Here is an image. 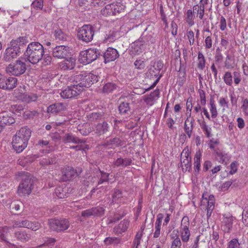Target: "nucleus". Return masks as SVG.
I'll list each match as a JSON object with an SVG mask.
<instances>
[{
  "label": "nucleus",
  "instance_id": "f257e3e1",
  "mask_svg": "<svg viewBox=\"0 0 248 248\" xmlns=\"http://www.w3.org/2000/svg\"><path fill=\"white\" fill-rule=\"evenodd\" d=\"M26 62L32 64L39 63L42 67L51 64L52 57L48 54H45L44 48L42 44L37 42L30 43L24 53Z\"/></svg>",
  "mask_w": 248,
  "mask_h": 248
},
{
  "label": "nucleus",
  "instance_id": "f03ea898",
  "mask_svg": "<svg viewBox=\"0 0 248 248\" xmlns=\"http://www.w3.org/2000/svg\"><path fill=\"white\" fill-rule=\"evenodd\" d=\"M31 136V131L27 126L21 128L16 132L12 142L13 148L16 153H20L25 149Z\"/></svg>",
  "mask_w": 248,
  "mask_h": 248
},
{
  "label": "nucleus",
  "instance_id": "7ed1b4c3",
  "mask_svg": "<svg viewBox=\"0 0 248 248\" xmlns=\"http://www.w3.org/2000/svg\"><path fill=\"white\" fill-rule=\"evenodd\" d=\"M21 177V182L19 184L17 193L20 196L29 195L32 189L33 180L32 177L27 172H21L19 173Z\"/></svg>",
  "mask_w": 248,
  "mask_h": 248
},
{
  "label": "nucleus",
  "instance_id": "20e7f679",
  "mask_svg": "<svg viewBox=\"0 0 248 248\" xmlns=\"http://www.w3.org/2000/svg\"><path fill=\"white\" fill-rule=\"evenodd\" d=\"M76 82H78L77 85L81 88V91L83 90V87H89L94 82L98 81L97 77L91 73H81L75 77Z\"/></svg>",
  "mask_w": 248,
  "mask_h": 248
},
{
  "label": "nucleus",
  "instance_id": "39448f33",
  "mask_svg": "<svg viewBox=\"0 0 248 248\" xmlns=\"http://www.w3.org/2000/svg\"><path fill=\"white\" fill-rule=\"evenodd\" d=\"M125 8V6L120 2H113L105 6L101 13L104 16H109L123 12Z\"/></svg>",
  "mask_w": 248,
  "mask_h": 248
},
{
  "label": "nucleus",
  "instance_id": "423d86ee",
  "mask_svg": "<svg viewBox=\"0 0 248 248\" xmlns=\"http://www.w3.org/2000/svg\"><path fill=\"white\" fill-rule=\"evenodd\" d=\"M100 54L99 50L96 48H90L82 51L79 56V61L84 64H89L98 58Z\"/></svg>",
  "mask_w": 248,
  "mask_h": 248
},
{
  "label": "nucleus",
  "instance_id": "0eeeda50",
  "mask_svg": "<svg viewBox=\"0 0 248 248\" xmlns=\"http://www.w3.org/2000/svg\"><path fill=\"white\" fill-rule=\"evenodd\" d=\"M94 35V29L90 25H84L79 28L78 37L79 40L86 43L91 42Z\"/></svg>",
  "mask_w": 248,
  "mask_h": 248
},
{
  "label": "nucleus",
  "instance_id": "6e6552de",
  "mask_svg": "<svg viewBox=\"0 0 248 248\" xmlns=\"http://www.w3.org/2000/svg\"><path fill=\"white\" fill-rule=\"evenodd\" d=\"M189 219L187 216H184L181 221L180 227V233L182 241L187 243L190 239V231L189 229Z\"/></svg>",
  "mask_w": 248,
  "mask_h": 248
},
{
  "label": "nucleus",
  "instance_id": "1a4fd4ad",
  "mask_svg": "<svg viewBox=\"0 0 248 248\" xmlns=\"http://www.w3.org/2000/svg\"><path fill=\"white\" fill-rule=\"evenodd\" d=\"M81 88L79 85H74L68 86L61 91L60 94L62 98L72 99L75 98L81 93Z\"/></svg>",
  "mask_w": 248,
  "mask_h": 248
},
{
  "label": "nucleus",
  "instance_id": "9d476101",
  "mask_svg": "<svg viewBox=\"0 0 248 248\" xmlns=\"http://www.w3.org/2000/svg\"><path fill=\"white\" fill-rule=\"evenodd\" d=\"M51 229L57 232L64 231L69 227V222L66 219H51L48 220Z\"/></svg>",
  "mask_w": 248,
  "mask_h": 248
},
{
  "label": "nucleus",
  "instance_id": "9b49d317",
  "mask_svg": "<svg viewBox=\"0 0 248 248\" xmlns=\"http://www.w3.org/2000/svg\"><path fill=\"white\" fill-rule=\"evenodd\" d=\"M26 70L25 63L21 61H16L15 63L9 64L6 68L7 73L16 76L23 74Z\"/></svg>",
  "mask_w": 248,
  "mask_h": 248
},
{
  "label": "nucleus",
  "instance_id": "f8f14e48",
  "mask_svg": "<svg viewBox=\"0 0 248 248\" xmlns=\"http://www.w3.org/2000/svg\"><path fill=\"white\" fill-rule=\"evenodd\" d=\"M17 78L14 77L7 78L5 76L0 74V89L12 90L17 85Z\"/></svg>",
  "mask_w": 248,
  "mask_h": 248
},
{
  "label": "nucleus",
  "instance_id": "ddd939ff",
  "mask_svg": "<svg viewBox=\"0 0 248 248\" xmlns=\"http://www.w3.org/2000/svg\"><path fill=\"white\" fill-rule=\"evenodd\" d=\"M69 53V48L63 45L56 46L52 50V56L57 59H65Z\"/></svg>",
  "mask_w": 248,
  "mask_h": 248
},
{
  "label": "nucleus",
  "instance_id": "4468645a",
  "mask_svg": "<svg viewBox=\"0 0 248 248\" xmlns=\"http://www.w3.org/2000/svg\"><path fill=\"white\" fill-rule=\"evenodd\" d=\"M234 219V218L231 215H223L221 225L222 231L225 233H230L232 228Z\"/></svg>",
  "mask_w": 248,
  "mask_h": 248
},
{
  "label": "nucleus",
  "instance_id": "2eb2a0df",
  "mask_svg": "<svg viewBox=\"0 0 248 248\" xmlns=\"http://www.w3.org/2000/svg\"><path fill=\"white\" fill-rule=\"evenodd\" d=\"M15 122L13 114L10 112L3 111L0 112V126L2 129L6 125H10Z\"/></svg>",
  "mask_w": 248,
  "mask_h": 248
},
{
  "label": "nucleus",
  "instance_id": "dca6fc26",
  "mask_svg": "<svg viewBox=\"0 0 248 248\" xmlns=\"http://www.w3.org/2000/svg\"><path fill=\"white\" fill-rule=\"evenodd\" d=\"M145 37H140L138 40L134 42L131 46V52L133 55H138L141 53L145 44Z\"/></svg>",
  "mask_w": 248,
  "mask_h": 248
},
{
  "label": "nucleus",
  "instance_id": "f3484780",
  "mask_svg": "<svg viewBox=\"0 0 248 248\" xmlns=\"http://www.w3.org/2000/svg\"><path fill=\"white\" fill-rule=\"evenodd\" d=\"M119 56L118 51L112 47H108L103 53L105 63L114 61Z\"/></svg>",
  "mask_w": 248,
  "mask_h": 248
},
{
  "label": "nucleus",
  "instance_id": "a211bd4d",
  "mask_svg": "<svg viewBox=\"0 0 248 248\" xmlns=\"http://www.w3.org/2000/svg\"><path fill=\"white\" fill-rule=\"evenodd\" d=\"M20 52L19 46H16L15 42H10V46L7 48L5 51L6 59L10 60L11 58L16 57Z\"/></svg>",
  "mask_w": 248,
  "mask_h": 248
},
{
  "label": "nucleus",
  "instance_id": "6ab92c4d",
  "mask_svg": "<svg viewBox=\"0 0 248 248\" xmlns=\"http://www.w3.org/2000/svg\"><path fill=\"white\" fill-rule=\"evenodd\" d=\"M76 61V59L73 57L65 58L63 61L59 63V68L64 71L72 70L75 66Z\"/></svg>",
  "mask_w": 248,
  "mask_h": 248
},
{
  "label": "nucleus",
  "instance_id": "aec40b11",
  "mask_svg": "<svg viewBox=\"0 0 248 248\" xmlns=\"http://www.w3.org/2000/svg\"><path fill=\"white\" fill-rule=\"evenodd\" d=\"M182 166L186 167V170H189L191 169V160L189 155L188 149H185L181 155Z\"/></svg>",
  "mask_w": 248,
  "mask_h": 248
},
{
  "label": "nucleus",
  "instance_id": "412c9836",
  "mask_svg": "<svg viewBox=\"0 0 248 248\" xmlns=\"http://www.w3.org/2000/svg\"><path fill=\"white\" fill-rule=\"evenodd\" d=\"M121 145H122V140L118 138H114L110 140H106L100 146L106 149H114L116 147Z\"/></svg>",
  "mask_w": 248,
  "mask_h": 248
},
{
  "label": "nucleus",
  "instance_id": "4be33fe9",
  "mask_svg": "<svg viewBox=\"0 0 248 248\" xmlns=\"http://www.w3.org/2000/svg\"><path fill=\"white\" fill-rule=\"evenodd\" d=\"M108 124L106 122H103L102 123L98 124L95 125L93 127V131L98 136L105 134L109 130Z\"/></svg>",
  "mask_w": 248,
  "mask_h": 248
},
{
  "label": "nucleus",
  "instance_id": "5701e85b",
  "mask_svg": "<svg viewBox=\"0 0 248 248\" xmlns=\"http://www.w3.org/2000/svg\"><path fill=\"white\" fill-rule=\"evenodd\" d=\"M160 91L158 89H155L149 95L144 96V102L147 105L152 106L154 102L159 97Z\"/></svg>",
  "mask_w": 248,
  "mask_h": 248
},
{
  "label": "nucleus",
  "instance_id": "b1692460",
  "mask_svg": "<svg viewBox=\"0 0 248 248\" xmlns=\"http://www.w3.org/2000/svg\"><path fill=\"white\" fill-rule=\"evenodd\" d=\"M62 179L63 181H67L71 179L74 176L77 172L73 167L67 166L63 168L62 170Z\"/></svg>",
  "mask_w": 248,
  "mask_h": 248
},
{
  "label": "nucleus",
  "instance_id": "393cba45",
  "mask_svg": "<svg viewBox=\"0 0 248 248\" xmlns=\"http://www.w3.org/2000/svg\"><path fill=\"white\" fill-rule=\"evenodd\" d=\"M215 155L217 160L221 163L228 161L231 158L228 153L219 149L215 150Z\"/></svg>",
  "mask_w": 248,
  "mask_h": 248
},
{
  "label": "nucleus",
  "instance_id": "a878e982",
  "mask_svg": "<svg viewBox=\"0 0 248 248\" xmlns=\"http://www.w3.org/2000/svg\"><path fill=\"white\" fill-rule=\"evenodd\" d=\"M129 225V221L127 219H124L113 228V232L115 234H120L127 231Z\"/></svg>",
  "mask_w": 248,
  "mask_h": 248
},
{
  "label": "nucleus",
  "instance_id": "bb28decb",
  "mask_svg": "<svg viewBox=\"0 0 248 248\" xmlns=\"http://www.w3.org/2000/svg\"><path fill=\"white\" fill-rule=\"evenodd\" d=\"M163 218L164 215L161 213H159L156 216L155 226V231L153 236L154 238H158L160 235L161 223Z\"/></svg>",
  "mask_w": 248,
  "mask_h": 248
},
{
  "label": "nucleus",
  "instance_id": "cd10ccee",
  "mask_svg": "<svg viewBox=\"0 0 248 248\" xmlns=\"http://www.w3.org/2000/svg\"><path fill=\"white\" fill-rule=\"evenodd\" d=\"M63 141L65 142L78 143H85L86 140L84 139H80L77 137L74 136L71 133H66L63 137Z\"/></svg>",
  "mask_w": 248,
  "mask_h": 248
},
{
  "label": "nucleus",
  "instance_id": "c85d7f7f",
  "mask_svg": "<svg viewBox=\"0 0 248 248\" xmlns=\"http://www.w3.org/2000/svg\"><path fill=\"white\" fill-rule=\"evenodd\" d=\"M65 106L61 103H55L50 105L47 108V111L49 113L57 114L65 110Z\"/></svg>",
  "mask_w": 248,
  "mask_h": 248
},
{
  "label": "nucleus",
  "instance_id": "c756f323",
  "mask_svg": "<svg viewBox=\"0 0 248 248\" xmlns=\"http://www.w3.org/2000/svg\"><path fill=\"white\" fill-rule=\"evenodd\" d=\"M15 236L17 240L22 242H26L29 241L31 238V235L25 231H19L15 232Z\"/></svg>",
  "mask_w": 248,
  "mask_h": 248
},
{
  "label": "nucleus",
  "instance_id": "7c9ffc66",
  "mask_svg": "<svg viewBox=\"0 0 248 248\" xmlns=\"http://www.w3.org/2000/svg\"><path fill=\"white\" fill-rule=\"evenodd\" d=\"M202 153L199 150L195 154L194 157V169L196 173H199L201 169V161L202 159Z\"/></svg>",
  "mask_w": 248,
  "mask_h": 248
},
{
  "label": "nucleus",
  "instance_id": "2f4dec72",
  "mask_svg": "<svg viewBox=\"0 0 248 248\" xmlns=\"http://www.w3.org/2000/svg\"><path fill=\"white\" fill-rule=\"evenodd\" d=\"M124 100L121 101L119 106V111L121 114H126L130 110L129 103L123 97H120L119 100Z\"/></svg>",
  "mask_w": 248,
  "mask_h": 248
},
{
  "label": "nucleus",
  "instance_id": "473e14b6",
  "mask_svg": "<svg viewBox=\"0 0 248 248\" xmlns=\"http://www.w3.org/2000/svg\"><path fill=\"white\" fill-rule=\"evenodd\" d=\"M194 123V119L191 118L189 119L188 118L186 120L184 124V130L188 138H190L192 134V131L193 129Z\"/></svg>",
  "mask_w": 248,
  "mask_h": 248
},
{
  "label": "nucleus",
  "instance_id": "72a5a7b5",
  "mask_svg": "<svg viewBox=\"0 0 248 248\" xmlns=\"http://www.w3.org/2000/svg\"><path fill=\"white\" fill-rule=\"evenodd\" d=\"M55 193L60 199L67 197L69 194L68 188L64 186H58L55 190Z\"/></svg>",
  "mask_w": 248,
  "mask_h": 248
},
{
  "label": "nucleus",
  "instance_id": "f704fd0d",
  "mask_svg": "<svg viewBox=\"0 0 248 248\" xmlns=\"http://www.w3.org/2000/svg\"><path fill=\"white\" fill-rule=\"evenodd\" d=\"M198 122L205 136L209 138L211 137L212 136L211 127L208 126L203 120H198Z\"/></svg>",
  "mask_w": 248,
  "mask_h": 248
},
{
  "label": "nucleus",
  "instance_id": "c9c22d12",
  "mask_svg": "<svg viewBox=\"0 0 248 248\" xmlns=\"http://www.w3.org/2000/svg\"><path fill=\"white\" fill-rule=\"evenodd\" d=\"M205 10V9L202 7L201 5L196 4L193 6L192 12L195 16H196L201 20H203Z\"/></svg>",
  "mask_w": 248,
  "mask_h": 248
},
{
  "label": "nucleus",
  "instance_id": "e433bc0d",
  "mask_svg": "<svg viewBox=\"0 0 248 248\" xmlns=\"http://www.w3.org/2000/svg\"><path fill=\"white\" fill-rule=\"evenodd\" d=\"M11 228L6 226H1L0 228V240L6 243L8 241V234L10 232Z\"/></svg>",
  "mask_w": 248,
  "mask_h": 248
},
{
  "label": "nucleus",
  "instance_id": "4c0bfd02",
  "mask_svg": "<svg viewBox=\"0 0 248 248\" xmlns=\"http://www.w3.org/2000/svg\"><path fill=\"white\" fill-rule=\"evenodd\" d=\"M195 16L192 10L188 9L186 13L185 21L189 27H191L195 24Z\"/></svg>",
  "mask_w": 248,
  "mask_h": 248
},
{
  "label": "nucleus",
  "instance_id": "58836bf2",
  "mask_svg": "<svg viewBox=\"0 0 248 248\" xmlns=\"http://www.w3.org/2000/svg\"><path fill=\"white\" fill-rule=\"evenodd\" d=\"M117 32L114 31H110L106 33L104 42L106 43H112L117 38Z\"/></svg>",
  "mask_w": 248,
  "mask_h": 248
},
{
  "label": "nucleus",
  "instance_id": "ea45409f",
  "mask_svg": "<svg viewBox=\"0 0 248 248\" xmlns=\"http://www.w3.org/2000/svg\"><path fill=\"white\" fill-rule=\"evenodd\" d=\"M209 107L210 111L211 113V117L212 118H216L217 116L218 113L215 101L213 98H211L210 99Z\"/></svg>",
  "mask_w": 248,
  "mask_h": 248
},
{
  "label": "nucleus",
  "instance_id": "a19ab883",
  "mask_svg": "<svg viewBox=\"0 0 248 248\" xmlns=\"http://www.w3.org/2000/svg\"><path fill=\"white\" fill-rule=\"evenodd\" d=\"M104 242L106 245H113L115 246L122 243V240L120 238L116 237H107Z\"/></svg>",
  "mask_w": 248,
  "mask_h": 248
},
{
  "label": "nucleus",
  "instance_id": "79ce46f5",
  "mask_svg": "<svg viewBox=\"0 0 248 248\" xmlns=\"http://www.w3.org/2000/svg\"><path fill=\"white\" fill-rule=\"evenodd\" d=\"M205 58L201 52H198L197 67L200 70H203L205 65Z\"/></svg>",
  "mask_w": 248,
  "mask_h": 248
},
{
  "label": "nucleus",
  "instance_id": "37998d69",
  "mask_svg": "<svg viewBox=\"0 0 248 248\" xmlns=\"http://www.w3.org/2000/svg\"><path fill=\"white\" fill-rule=\"evenodd\" d=\"M123 197L122 191L119 189H114V193L112 196V201L111 204L118 203L120 202L121 198Z\"/></svg>",
  "mask_w": 248,
  "mask_h": 248
},
{
  "label": "nucleus",
  "instance_id": "c03bdc74",
  "mask_svg": "<svg viewBox=\"0 0 248 248\" xmlns=\"http://www.w3.org/2000/svg\"><path fill=\"white\" fill-rule=\"evenodd\" d=\"M11 42H15L16 46H19L21 49L28 42V40L26 37L22 36L18 37L16 40H13Z\"/></svg>",
  "mask_w": 248,
  "mask_h": 248
},
{
  "label": "nucleus",
  "instance_id": "a18cd8bd",
  "mask_svg": "<svg viewBox=\"0 0 248 248\" xmlns=\"http://www.w3.org/2000/svg\"><path fill=\"white\" fill-rule=\"evenodd\" d=\"M117 86L115 84L111 82L106 83L103 88V92L108 93L116 90Z\"/></svg>",
  "mask_w": 248,
  "mask_h": 248
},
{
  "label": "nucleus",
  "instance_id": "49530a36",
  "mask_svg": "<svg viewBox=\"0 0 248 248\" xmlns=\"http://www.w3.org/2000/svg\"><path fill=\"white\" fill-rule=\"evenodd\" d=\"M28 220H20L17 219L14 220L13 222L12 227L13 228H20V227H24L26 228V227L28 225Z\"/></svg>",
  "mask_w": 248,
  "mask_h": 248
},
{
  "label": "nucleus",
  "instance_id": "de8ad7c7",
  "mask_svg": "<svg viewBox=\"0 0 248 248\" xmlns=\"http://www.w3.org/2000/svg\"><path fill=\"white\" fill-rule=\"evenodd\" d=\"M218 104L222 108V111H225L229 108V102L227 96L224 97H221L218 100Z\"/></svg>",
  "mask_w": 248,
  "mask_h": 248
},
{
  "label": "nucleus",
  "instance_id": "09e8293b",
  "mask_svg": "<svg viewBox=\"0 0 248 248\" xmlns=\"http://www.w3.org/2000/svg\"><path fill=\"white\" fill-rule=\"evenodd\" d=\"M213 198V196H210L208 201L207 207V216L208 217L211 216L212 212L214 209L215 206Z\"/></svg>",
  "mask_w": 248,
  "mask_h": 248
},
{
  "label": "nucleus",
  "instance_id": "8fccbe9b",
  "mask_svg": "<svg viewBox=\"0 0 248 248\" xmlns=\"http://www.w3.org/2000/svg\"><path fill=\"white\" fill-rule=\"evenodd\" d=\"M54 36L57 41H63L66 39V34L60 29H57L55 31Z\"/></svg>",
  "mask_w": 248,
  "mask_h": 248
},
{
  "label": "nucleus",
  "instance_id": "3c124183",
  "mask_svg": "<svg viewBox=\"0 0 248 248\" xmlns=\"http://www.w3.org/2000/svg\"><path fill=\"white\" fill-rule=\"evenodd\" d=\"M162 67V64L161 63H160L158 62V68H155V66L151 67L149 70V74L152 76L157 77L158 74L159 73L160 70Z\"/></svg>",
  "mask_w": 248,
  "mask_h": 248
},
{
  "label": "nucleus",
  "instance_id": "603ef678",
  "mask_svg": "<svg viewBox=\"0 0 248 248\" xmlns=\"http://www.w3.org/2000/svg\"><path fill=\"white\" fill-rule=\"evenodd\" d=\"M224 82L229 86H231L232 84V75L230 72H226L223 76Z\"/></svg>",
  "mask_w": 248,
  "mask_h": 248
},
{
  "label": "nucleus",
  "instance_id": "864d4df0",
  "mask_svg": "<svg viewBox=\"0 0 248 248\" xmlns=\"http://www.w3.org/2000/svg\"><path fill=\"white\" fill-rule=\"evenodd\" d=\"M238 239L233 238L227 243V248H240Z\"/></svg>",
  "mask_w": 248,
  "mask_h": 248
},
{
  "label": "nucleus",
  "instance_id": "5fc2aeb1",
  "mask_svg": "<svg viewBox=\"0 0 248 248\" xmlns=\"http://www.w3.org/2000/svg\"><path fill=\"white\" fill-rule=\"evenodd\" d=\"M24 106L22 104L12 105L11 106V110L14 113H21L23 110Z\"/></svg>",
  "mask_w": 248,
  "mask_h": 248
},
{
  "label": "nucleus",
  "instance_id": "6e6d98bb",
  "mask_svg": "<svg viewBox=\"0 0 248 248\" xmlns=\"http://www.w3.org/2000/svg\"><path fill=\"white\" fill-rule=\"evenodd\" d=\"M186 35L188 40L189 45L190 46L193 45L195 42L194 32L191 30H187L186 31Z\"/></svg>",
  "mask_w": 248,
  "mask_h": 248
},
{
  "label": "nucleus",
  "instance_id": "4d7b16f0",
  "mask_svg": "<svg viewBox=\"0 0 248 248\" xmlns=\"http://www.w3.org/2000/svg\"><path fill=\"white\" fill-rule=\"evenodd\" d=\"M29 224L27 228L31 229L32 231H36L41 227V224L38 222H31L28 220Z\"/></svg>",
  "mask_w": 248,
  "mask_h": 248
},
{
  "label": "nucleus",
  "instance_id": "13d9d810",
  "mask_svg": "<svg viewBox=\"0 0 248 248\" xmlns=\"http://www.w3.org/2000/svg\"><path fill=\"white\" fill-rule=\"evenodd\" d=\"M87 117L90 121L93 122L100 119L102 117V115L100 113L92 112L90 113Z\"/></svg>",
  "mask_w": 248,
  "mask_h": 248
},
{
  "label": "nucleus",
  "instance_id": "bf43d9fd",
  "mask_svg": "<svg viewBox=\"0 0 248 248\" xmlns=\"http://www.w3.org/2000/svg\"><path fill=\"white\" fill-rule=\"evenodd\" d=\"M22 205V203L20 201H14L10 205V209L13 211V210L18 211L20 210L21 206Z\"/></svg>",
  "mask_w": 248,
  "mask_h": 248
},
{
  "label": "nucleus",
  "instance_id": "052dcab7",
  "mask_svg": "<svg viewBox=\"0 0 248 248\" xmlns=\"http://www.w3.org/2000/svg\"><path fill=\"white\" fill-rule=\"evenodd\" d=\"M198 4L206 10H210L212 7V3L209 2V0H201Z\"/></svg>",
  "mask_w": 248,
  "mask_h": 248
},
{
  "label": "nucleus",
  "instance_id": "680f3d73",
  "mask_svg": "<svg viewBox=\"0 0 248 248\" xmlns=\"http://www.w3.org/2000/svg\"><path fill=\"white\" fill-rule=\"evenodd\" d=\"M182 242L180 238L177 236L172 241L170 248H181Z\"/></svg>",
  "mask_w": 248,
  "mask_h": 248
},
{
  "label": "nucleus",
  "instance_id": "e2e57ef3",
  "mask_svg": "<svg viewBox=\"0 0 248 248\" xmlns=\"http://www.w3.org/2000/svg\"><path fill=\"white\" fill-rule=\"evenodd\" d=\"M37 96L35 94L25 95L23 97V101L29 103L31 102L36 101Z\"/></svg>",
  "mask_w": 248,
  "mask_h": 248
},
{
  "label": "nucleus",
  "instance_id": "0e129e2a",
  "mask_svg": "<svg viewBox=\"0 0 248 248\" xmlns=\"http://www.w3.org/2000/svg\"><path fill=\"white\" fill-rule=\"evenodd\" d=\"M232 78L235 85H238L241 81V74L238 71H234L232 74Z\"/></svg>",
  "mask_w": 248,
  "mask_h": 248
},
{
  "label": "nucleus",
  "instance_id": "69168bd1",
  "mask_svg": "<svg viewBox=\"0 0 248 248\" xmlns=\"http://www.w3.org/2000/svg\"><path fill=\"white\" fill-rule=\"evenodd\" d=\"M93 216H102L104 214L105 209L102 207L92 208Z\"/></svg>",
  "mask_w": 248,
  "mask_h": 248
},
{
  "label": "nucleus",
  "instance_id": "338daca9",
  "mask_svg": "<svg viewBox=\"0 0 248 248\" xmlns=\"http://www.w3.org/2000/svg\"><path fill=\"white\" fill-rule=\"evenodd\" d=\"M134 65L137 69H143L145 66V63L141 59H137L134 62Z\"/></svg>",
  "mask_w": 248,
  "mask_h": 248
},
{
  "label": "nucleus",
  "instance_id": "774afa93",
  "mask_svg": "<svg viewBox=\"0 0 248 248\" xmlns=\"http://www.w3.org/2000/svg\"><path fill=\"white\" fill-rule=\"evenodd\" d=\"M243 112L245 115L248 116V100L245 99L243 101V105L241 107Z\"/></svg>",
  "mask_w": 248,
  "mask_h": 248
}]
</instances>
